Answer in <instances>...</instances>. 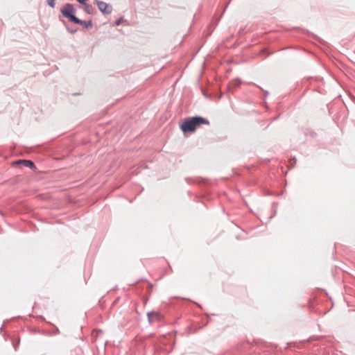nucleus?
<instances>
[{"label":"nucleus","mask_w":355,"mask_h":355,"mask_svg":"<svg viewBox=\"0 0 355 355\" xmlns=\"http://www.w3.org/2000/svg\"><path fill=\"white\" fill-rule=\"evenodd\" d=\"M84 5V10L88 13V14H93L94 13V8L92 5H89V4H87V3H85L83 4Z\"/></svg>","instance_id":"423d86ee"},{"label":"nucleus","mask_w":355,"mask_h":355,"mask_svg":"<svg viewBox=\"0 0 355 355\" xmlns=\"http://www.w3.org/2000/svg\"><path fill=\"white\" fill-rule=\"evenodd\" d=\"M239 83H235L234 86H235V87H238V86H239Z\"/></svg>","instance_id":"f8f14e48"},{"label":"nucleus","mask_w":355,"mask_h":355,"mask_svg":"<svg viewBox=\"0 0 355 355\" xmlns=\"http://www.w3.org/2000/svg\"><path fill=\"white\" fill-rule=\"evenodd\" d=\"M159 318V315L156 312L148 313V321L150 323L156 320H158Z\"/></svg>","instance_id":"39448f33"},{"label":"nucleus","mask_w":355,"mask_h":355,"mask_svg":"<svg viewBox=\"0 0 355 355\" xmlns=\"http://www.w3.org/2000/svg\"><path fill=\"white\" fill-rule=\"evenodd\" d=\"M73 23L82 25L85 28L92 27V22L91 21H83L78 18V21H75Z\"/></svg>","instance_id":"20e7f679"},{"label":"nucleus","mask_w":355,"mask_h":355,"mask_svg":"<svg viewBox=\"0 0 355 355\" xmlns=\"http://www.w3.org/2000/svg\"><path fill=\"white\" fill-rule=\"evenodd\" d=\"M87 0H77L81 4H85Z\"/></svg>","instance_id":"9d476101"},{"label":"nucleus","mask_w":355,"mask_h":355,"mask_svg":"<svg viewBox=\"0 0 355 355\" xmlns=\"http://www.w3.org/2000/svg\"><path fill=\"white\" fill-rule=\"evenodd\" d=\"M75 31H76L71 30V31H70V33H75Z\"/></svg>","instance_id":"9b49d317"},{"label":"nucleus","mask_w":355,"mask_h":355,"mask_svg":"<svg viewBox=\"0 0 355 355\" xmlns=\"http://www.w3.org/2000/svg\"><path fill=\"white\" fill-rule=\"evenodd\" d=\"M209 121L205 118L194 116L184 120L181 125V130L183 132H191L195 131L196 127L200 124L209 125Z\"/></svg>","instance_id":"f257e3e1"},{"label":"nucleus","mask_w":355,"mask_h":355,"mask_svg":"<svg viewBox=\"0 0 355 355\" xmlns=\"http://www.w3.org/2000/svg\"><path fill=\"white\" fill-rule=\"evenodd\" d=\"M123 21V19L122 17L119 18L118 20L116 21L115 25L119 26L122 23Z\"/></svg>","instance_id":"1a4fd4ad"},{"label":"nucleus","mask_w":355,"mask_h":355,"mask_svg":"<svg viewBox=\"0 0 355 355\" xmlns=\"http://www.w3.org/2000/svg\"><path fill=\"white\" fill-rule=\"evenodd\" d=\"M17 163H23L26 167L31 168L34 167V163L30 160H19L17 162Z\"/></svg>","instance_id":"0eeeda50"},{"label":"nucleus","mask_w":355,"mask_h":355,"mask_svg":"<svg viewBox=\"0 0 355 355\" xmlns=\"http://www.w3.org/2000/svg\"><path fill=\"white\" fill-rule=\"evenodd\" d=\"M48 5L51 7L54 8L55 6V0H46Z\"/></svg>","instance_id":"6e6552de"},{"label":"nucleus","mask_w":355,"mask_h":355,"mask_svg":"<svg viewBox=\"0 0 355 355\" xmlns=\"http://www.w3.org/2000/svg\"><path fill=\"white\" fill-rule=\"evenodd\" d=\"M98 6V10L105 15H109L112 11V7L111 5L99 0L94 1Z\"/></svg>","instance_id":"7ed1b4c3"},{"label":"nucleus","mask_w":355,"mask_h":355,"mask_svg":"<svg viewBox=\"0 0 355 355\" xmlns=\"http://www.w3.org/2000/svg\"><path fill=\"white\" fill-rule=\"evenodd\" d=\"M76 9L73 8V6L71 3L65 4L61 9V13L62 14V15L64 17L68 18L72 22L78 21V17H76L74 15Z\"/></svg>","instance_id":"f03ea898"}]
</instances>
